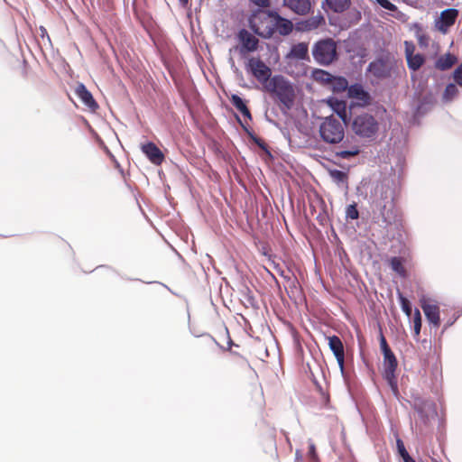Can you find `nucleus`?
Returning a JSON list of instances; mask_svg holds the SVG:
<instances>
[{"mask_svg":"<svg viewBox=\"0 0 462 462\" xmlns=\"http://www.w3.org/2000/svg\"><path fill=\"white\" fill-rule=\"evenodd\" d=\"M270 17H273L277 20L276 23V29L279 32L281 35H288L290 34L293 30V24L292 23L285 18H282L277 13L270 12L268 15H264L262 19L260 16H257L254 14L250 19V26L254 31L255 33L262 37H271L273 32L274 29L273 25H266L263 26L264 23H270Z\"/></svg>","mask_w":462,"mask_h":462,"instance_id":"obj_1","label":"nucleus"},{"mask_svg":"<svg viewBox=\"0 0 462 462\" xmlns=\"http://www.w3.org/2000/svg\"><path fill=\"white\" fill-rule=\"evenodd\" d=\"M263 89L271 94L273 97L278 99L286 108L290 109L292 106L295 91L292 85L284 77L281 75L273 76L271 82L265 85Z\"/></svg>","mask_w":462,"mask_h":462,"instance_id":"obj_2","label":"nucleus"},{"mask_svg":"<svg viewBox=\"0 0 462 462\" xmlns=\"http://www.w3.org/2000/svg\"><path fill=\"white\" fill-rule=\"evenodd\" d=\"M346 122L333 116L324 118L319 125V133L323 142L337 144L344 141Z\"/></svg>","mask_w":462,"mask_h":462,"instance_id":"obj_3","label":"nucleus"},{"mask_svg":"<svg viewBox=\"0 0 462 462\" xmlns=\"http://www.w3.org/2000/svg\"><path fill=\"white\" fill-rule=\"evenodd\" d=\"M400 70L405 73L404 68L398 66L397 62L388 55L373 60L367 68V71L377 79H390L393 74H398Z\"/></svg>","mask_w":462,"mask_h":462,"instance_id":"obj_4","label":"nucleus"},{"mask_svg":"<svg viewBox=\"0 0 462 462\" xmlns=\"http://www.w3.org/2000/svg\"><path fill=\"white\" fill-rule=\"evenodd\" d=\"M312 56L317 63L328 66L337 59V44L328 38L317 42L312 48Z\"/></svg>","mask_w":462,"mask_h":462,"instance_id":"obj_5","label":"nucleus"},{"mask_svg":"<svg viewBox=\"0 0 462 462\" xmlns=\"http://www.w3.org/2000/svg\"><path fill=\"white\" fill-rule=\"evenodd\" d=\"M352 130L361 138H373L379 130V124L372 115L363 113L354 117Z\"/></svg>","mask_w":462,"mask_h":462,"instance_id":"obj_6","label":"nucleus"},{"mask_svg":"<svg viewBox=\"0 0 462 462\" xmlns=\"http://www.w3.org/2000/svg\"><path fill=\"white\" fill-rule=\"evenodd\" d=\"M247 69L265 88L272 79L271 69L259 58H250L247 62Z\"/></svg>","mask_w":462,"mask_h":462,"instance_id":"obj_7","label":"nucleus"},{"mask_svg":"<svg viewBox=\"0 0 462 462\" xmlns=\"http://www.w3.org/2000/svg\"><path fill=\"white\" fill-rule=\"evenodd\" d=\"M383 356V377L388 382L391 388L397 392V381L395 376V371L398 365L397 359L393 352H388Z\"/></svg>","mask_w":462,"mask_h":462,"instance_id":"obj_8","label":"nucleus"},{"mask_svg":"<svg viewBox=\"0 0 462 462\" xmlns=\"http://www.w3.org/2000/svg\"><path fill=\"white\" fill-rule=\"evenodd\" d=\"M458 16V10L454 8H449L442 11L440 13L439 20L436 22L437 29L446 33L449 27L454 25L456 20Z\"/></svg>","mask_w":462,"mask_h":462,"instance_id":"obj_9","label":"nucleus"},{"mask_svg":"<svg viewBox=\"0 0 462 462\" xmlns=\"http://www.w3.org/2000/svg\"><path fill=\"white\" fill-rule=\"evenodd\" d=\"M282 5L298 15H307L312 9L310 0H282Z\"/></svg>","mask_w":462,"mask_h":462,"instance_id":"obj_10","label":"nucleus"},{"mask_svg":"<svg viewBox=\"0 0 462 462\" xmlns=\"http://www.w3.org/2000/svg\"><path fill=\"white\" fill-rule=\"evenodd\" d=\"M141 150L152 164L161 165L163 162L164 154L154 143L148 142L142 144Z\"/></svg>","mask_w":462,"mask_h":462,"instance_id":"obj_11","label":"nucleus"},{"mask_svg":"<svg viewBox=\"0 0 462 462\" xmlns=\"http://www.w3.org/2000/svg\"><path fill=\"white\" fill-rule=\"evenodd\" d=\"M420 307L428 319L434 327L439 328L440 325L439 307L429 300H420Z\"/></svg>","mask_w":462,"mask_h":462,"instance_id":"obj_12","label":"nucleus"},{"mask_svg":"<svg viewBox=\"0 0 462 462\" xmlns=\"http://www.w3.org/2000/svg\"><path fill=\"white\" fill-rule=\"evenodd\" d=\"M328 340L329 348L333 352L341 372H343L345 365V351L343 343L337 336L328 337Z\"/></svg>","mask_w":462,"mask_h":462,"instance_id":"obj_13","label":"nucleus"},{"mask_svg":"<svg viewBox=\"0 0 462 462\" xmlns=\"http://www.w3.org/2000/svg\"><path fill=\"white\" fill-rule=\"evenodd\" d=\"M75 94L90 110L96 111L98 108V105L95 101L92 94L88 90L83 83H78L75 88Z\"/></svg>","mask_w":462,"mask_h":462,"instance_id":"obj_14","label":"nucleus"},{"mask_svg":"<svg viewBox=\"0 0 462 462\" xmlns=\"http://www.w3.org/2000/svg\"><path fill=\"white\" fill-rule=\"evenodd\" d=\"M347 93L350 98L357 100L361 106L369 105L371 102L370 94L360 84L351 85L348 88Z\"/></svg>","mask_w":462,"mask_h":462,"instance_id":"obj_15","label":"nucleus"},{"mask_svg":"<svg viewBox=\"0 0 462 462\" xmlns=\"http://www.w3.org/2000/svg\"><path fill=\"white\" fill-rule=\"evenodd\" d=\"M326 23L325 17L322 14H318L309 17L308 19L297 23V29L303 32H310L318 29Z\"/></svg>","mask_w":462,"mask_h":462,"instance_id":"obj_16","label":"nucleus"},{"mask_svg":"<svg viewBox=\"0 0 462 462\" xmlns=\"http://www.w3.org/2000/svg\"><path fill=\"white\" fill-rule=\"evenodd\" d=\"M359 152V146L356 144H352L346 140L342 143V145L335 152V155L341 159H349L358 155Z\"/></svg>","mask_w":462,"mask_h":462,"instance_id":"obj_17","label":"nucleus"},{"mask_svg":"<svg viewBox=\"0 0 462 462\" xmlns=\"http://www.w3.org/2000/svg\"><path fill=\"white\" fill-rule=\"evenodd\" d=\"M239 39L243 44V48L247 51H254L258 47V39L245 29L239 32Z\"/></svg>","mask_w":462,"mask_h":462,"instance_id":"obj_18","label":"nucleus"},{"mask_svg":"<svg viewBox=\"0 0 462 462\" xmlns=\"http://www.w3.org/2000/svg\"><path fill=\"white\" fill-rule=\"evenodd\" d=\"M457 58L456 56L450 54V53H446L442 56H440L435 62V67L436 69H439V70H448L450 68L453 67V65H455L457 63Z\"/></svg>","mask_w":462,"mask_h":462,"instance_id":"obj_19","label":"nucleus"},{"mask_svg":"<svg viewBox=\"0 0 462 462\" xmlns=\"http://www.w3.org/2000/svg\"><path fill=\"white\" fill-rule=\"evenodd\" d=\"M328 103L331 108L337 114L338 119L343 122L346 121V105L345 101L336 98L328 99Z\"/></svg>","mask_w":462,"mask_h":462,"instance_id":"obj_20","label":"nucleus"},{"mask_svg":"<svg viewBox=\"0 0 462 462\" xmlns=\"http://www.w3.org/2000/svg\"><path fill=\"white\" fill-rule=\"evenodd\" d=\"M333 77L334 76L332 74L324 69H316L312 71L313 79L324 86L328 87L331 80H333Z\"/></svg>","mask_w":462,"mask_h":462,"instance_id":"obj_21","label":"nucleus"},{"mask_svg":"<svg viewBox=\"0 0 462 462\" xmlns=\"http://www.w3.org/2000/svg\"><path fill=\"white\" fill-rule=\"evenodd\" d=\"M328 8L334 13H343L347 10L351 5L350 0H325Z\"/></svg>","mask_w":462,"mask_h":462,"instance_id":"obj_22","label":"nucleus"},{"mask_svg":"<svg viewBox=\"0 0 462 462\" xmlns=\"http://www.w3.org/2000/svg\"><path fill=\"white\" fill-rule=\"evenodd\" d=\"M309 48L305 42H300L292 46L290 55L298 60H305L308 58Z\"/></svg>","mask_w":462,"mask_h":462,"instance_id":"obj_23","label":"nucleus"},{"mask_svg":"<svg viewBox=\"0 0 462 462\" xmlns=\"http://www.w3.org/2000/svg\"><path fill=\"white\" fill-rule=\"evenodd\" d=\"M230 101L232 103V105L239 111L242 113V115L245 116V117H247L249 119H252V116H251V113L248 109V107L246 106V105L245 104V102L243 101V99L237 96V95H232L231 98H230Z\"/></svg>","mask_w":462,"mask_h":462,"instance_id":"obj_24","label":"nucleus"},{"mask_svg":"<svg viewBox=\"0 0 462 462\" xmlns=\"http://www.w3.org/2000/svg\"><path fill=\"white\" fill-rule=\"evenodd\" d=\"M407 66L412 71H417L425 62V57L417 53L406 58Z\"/></svg>","mask_w":462,"mask_h":462,"instance_id":"obj_25","label":"nucleus"},{"mask_svg":"<svg viewBox=\"0 0 462 462\" xmlns=\"http://www.w3.org/2000/svg\"><path fill=\"white\" fill-rule=\"evenodd\" d=\"M390 266L393 272H395L399 276L405 278L407 276V271L403 266V260L401 257H392L390 259Z\"/></svg>","mask_w":462,"mask_h":462,"instance_id":"obj_26","label":"nucleus"},{"mask_svg":"<svg viewBox=\"0 0 462 462\" xmlns=\"http://www.w3.org/2000/svg\"><path fill=\"white\" fill-rule=\"evenodd\" d=\"M334 92H343L345 90H348V82L347 80L343 77H333V80H331V83L328 86Z\"/></svg>","mask_w":462,"mask_h":462,"instance_id":"obj_27","label":"nucleus"},{"mask_svg":"<svg viewBox=\"0 0 462 462\" xmlns=\"http://www.w3.org/2000/svg\"><path fill=\"white\" fill-rule=\"evenodd\" d=\"M329 176L337 184H346L347 186L348 176L347 173L339 170L329 171Z\"/></svg>","mask_w":462,"mask_h":462,"instance_id":"obj_28","label":"nucleus"},{"mask_svg":"<svg viewBox=\"0 0 462 462\" xmlns=\"http://www.w3.org/2000/svg\"><path fill=\"white\" fill-rule=\"evenodd\" d=\"M397 295L402 311L405 313L407 317L410 318L412 314V309L410 300L406 297H404L403 294L399 290L397 291Z\"/></svg>","mask_w":462,"mask_h":462,"instance_id":"obj_29","label":"nucleus"},{"mask_svg":"<svg viewBox=\"0 0 462 462\" xmlns=\"http://www.w3.org/2000/svg\"><path fill=\"white\" fill-rule=\"evenodd\" d=\"M380 214L383 221L386 225L390 224L393 219L392 202H389L388 205L384 204L383 207H381Z\"/></svg>","mask_w":462,"mask_h":462,"instance_id":"obj_30","label":"nucleus"},{"mask_svg":"<svg viewBox=\"0 0 462 462\" xmlns=\"http://www.w3.org/2000/svg\"><path fill=\"white\" fill-rule=\"evenodd\" d=\"M458 95V88L453 83H449L447 85L445 91L443 93V98L446 101H451Z\"/></svg>","mask_w":462,"mask_h":462,"instance_id":"obj_31","label":"nucleus"},{"mask_svg":"<svg viewBox=\"0 0 462 462\" xmlns=\"http://www.w3.org/2000/svg\"><path fill=\"white\" fill-rule=\"evenodd\" d=\"M416 38L420 48H427L430 44V36L420 27L417 28Z\"/></svg>","mask_w":462,"mask_h":462,"instance_id":"obj_32","label":"nucleus"},{"mask_svg":"<svg viewBox=\"0 0 462 462\" xmlns=\"http://www.w3.org/2000/svg\"><path fill=\"white\" fill-rule=\"evenodd\" d=\"M413 328H414V336L418 337L421 329V315L418 309H415L413 313Z\"/></svg>","mask_w":462,"mask_h":462,"instance_id":"obj_33","label":"nucleus"},{"mask_svg":"<svg viewBox=\"0 0 462 462\" xmlns=\"http://www.w3.org/2000/svg\"><path fill=\"white\" fill-rule=\"evenodd\" d=\"M346 217H348L350 219H357L359 217V213H358L356 204L348 205L346 208Z\"/></svg>","mask_w":462,"mask_h":462,"instance_id":"obj_34","label":"nucleus"},{"mask_svg":"<svg viewBox=\"0 0 462 462\" xmlns=\"http://www.w3.org/2000/svg\"><path fill=\"white\" fill-rule=\"evenodd\" d=\"M414 51H415V45L413 44V42L405 41L404 42L405 58L414 55L415 54Z\"/></svg>","mask_w":462,"mask_h":462,"instance_id":"obj_35","label":"nucleus"},{"mask_svg":"<svg viewBox=\"0 0 462 462\" xmlns=\"http://www.w3.org/2000/svg\"><path fill=\"white\" fill-rule=\"evenodd\" d=\"M383 8L395 12L397 10V6L391 3L389 0H375Z\"/></svg>","mask_w":462,"mask_h":462,"instance_id":"obj_36","label":"nucleus"},{"mask_svg":"<svg viewBox=\"0 0 462 462\" xmlns=\"http://www.w3.org/2000/svg\"><path fill=\"white\" fill-rule=\"evenodd\" d=\"M453 77L455 82L462 87V63L455 69Z\"/></svg>","mask_w":462,"mask_h":462,"instance_id":"obj_37","label":"nucleus"},{"mask_svg":"<svg viewBox=\"0 0 462 462\" xmlns=\"http://www.w3.org/2000/svg\"><path fill=\"white\" fill-rule=\"evenodd\" d=\"M380 346H381L383 355L385 353H388V352H392V350H391L390 346H388L387 341L383 334H381V337H380Z\"/></svg>","mask_w":462,"mask_h":462,"instance_id":"obj_38","label":"nucleus"},{"mask_svg":"<svg viewBox=\"0 0 462 462\" xmlns=\"http://www.w3.org/2000/svg\"><path fill=\"white\" fill-rule=\"evenodd\" d=\"M308 455H309L310 459L312 462H318L319 461V457H318V454H317L316 448H315L314 444H311L310 446Z\"/></svg>","mask_w":462,"mask_h":462,"instance_id":"obj_39","label":"nucleus"},{"mask_svg":"<svg viewBox=\"0 0 462 462\" xmlns=\"http://www.w3.org/2000/svg\"><path fill=\"white\" fill-rule=\"evenodd\" d=\"M397 448L400 455L403 459L404 457H407V456H410L403 445V442L401 439H397Z\"/></svg>","mask_w":462,"mask_h":462,"instance_id":"obj_40","label":"nucleus"},{"mask_svg":"<svg viewBox=\"0 0 462 462\" xmlns=\"http://www.w3.org/2000/svg\"><path fill=\"white\" fill-rule=\"evenodd\" d=\"M254 5L266 8L270 6V0H250Z\"/></svg>","mask_w":462,"mask_h":462,"instance_id":"obj_41","label":"nucleus"},{"mask_svg":"<svg viewBox=\"0 0 462 462\" xmlns=\"http://www.w3.org/2000/svg\"><path fill=\"white\" fill-rule=\"evenodd\" d=\"M415 410L420 414L421 417H423V408L420 406V403L415 402Z\"/></svg>","mask_w":462,"mask_h":462,"instance_id":"obj_42","label":"nucleus"},{"mask_svg":"<svg viewBox=\"0 0 462 462\" xmlns=\"http://www.w3.org/2000/svg\"><path fill=\"white\" fill-rule=\"evenodd\" d=\"M255 142L261 148L266 149V145L262 140H255Z\"/></svg>","mask_w":462,"mask_h":462,"instance_id":"obj_43","label":"nucleus"},{"mask_svg":"<svg viewBox=\"0 0 462 462\" xmlns=\"http://www.w3.org/2000/svg\"><path fill=\"white\" fill-rule=\"evenodd\" d=\"M423 404L425 407H428L429 409L433 408V403L430 402H428V401L423 402Z\"/></svg>","mask_w":462,"mask_h":462,"instance_id":"obj_44","label":"nucleus"},{"mask_svg":"<svg viewBox=\"0 0 462 462\" xmlns=\"http://www.w3.org/2000/svg\"><path fill=\"white\" fill-rule=\"evenodd\" d=\"M404 462H416L411 456H407V457H404Z\"/></svg>","mask_w":462,"mask_h":462,"instance_id":"obj_45","label":"nucleus"},{"mask_svg":"<svg viewBox=\"0 0 462 462\" xmlns=\"http://www.w3.org/2000/svg\"><path fill=\"white\" fill-rule=\"evenodd\" d=\"M180 3L182 5H186L189 2V0H179Z\"/></svg>","mask_w":462,"mask_h":462,"instance_id":"obj_46","label":"nucleus"}]
</instances>
